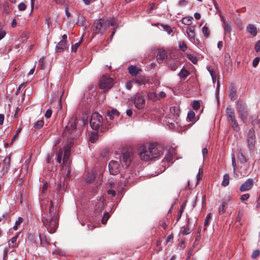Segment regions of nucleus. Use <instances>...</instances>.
I'll list each match as a JSON object with an SVG mask.
<instances>
[{
  "instance_id": "nucleus-13",
  "label": "nucleus",
  "mask_w": 260,
  "mask_h": 260,
  "mask_svg": "<svg viewBox=\"0 0 260 260\" xmlns=\"http://www.w3.org/2000/svg\"><path fill=\"white\" fill-rule=\"evenodd\" d=\"M255 132L253 128H250L247 134V141L248 143L249 146H253L255 140Z\"/></svg>"
},
{
  "instance_id": "nucleus-28",
  "label": "nucleus",
  "mask_w": 260,
  "mask_h": 260,
  "mask_svg": "<svg viewBox=\"0 0 260 260\" xmlns=\"http://www.w3.org/2000/svg\"><path fill=\"white\" fill-rule=\"evenodd\" d=\"M90 141L93 143L98 139L99 136L97 132H91L89 135Z\"/></svg>"
},
{
  "instance_id": "nucleus-33",
  "label": "nucleus",
  "mask_w": 260,
  "mask_h": 260,
  "mask_svg": "<svg viewBox=\"0 0 260 260\" xmlns=\"http://www.w3.org/2000/svg\"><path fill=\"white\" fill-rule=\"evenodd\" d=\"M196 114L192 111H189L187 114V118L189 121H192L195 119Z\"/></svg>"
},
{
  "instance_id": "nucleus-42",
  "label": "nucleus",
  "mask_w": 260,
  "mask_h": 260,
  "mask_svg": "<svg viewBox=\"0 0 260 260\" xmlns=\"http://www.w3.org/2000/svg\"><path fill=\"white\" fill-rule=\"evenodd\" d=\"M165 159L168 162H171L173 159V155L170 152H168L167 154H166Z\"/></svg>"
},
{
  "instance_id": "nucleus-61",
  "label": "nucleus",
  "mask_w": 260,
  "mask_h": 260,
  "mask_svg": "<svg viewBox=\"0 0 260 260\" xmlns=\"http://www.w3.org/2000/svg\"><path fill=\"white\" fill-rule=\"evenodd\" d=\"M203 157L204 158L208 154V149L206 148H204L202 149Z\"/></svg>"
},
{
  "instance_id": "nucleus-45",
  "label": "nucleus",
  "mask_w": 260,
  "mask_h": 260,
  "mask_svg": "<svg viewBox=\"0 0 260 260\" xmlns=\"http://www.w3.org/2000/svg\"><path fill=\"white\" fill-rule=\"evenodd\" d=\"M3 218L5 222H9L10 220V213H6L3 215Z\"/></svg>"
},
{
  "instance_id": "nucleus-30",
  "label": "nucleus",
  "mask_w": 260,
  "mask_h": 260,
  "mask_svg": "<svg viewBox=\"0 0 260 260\" xmlns=\"http://www.w3.org/2000/svg\"><path fill=\"white\" fill-rule=\"evenodd\" d=\"M18 238V236H15L11 239L10 241L8 242L9 247L13 248L15 246L16 241Z\"/></svg>"
},
{
  "instance_id": "nucleus-59",
  "label": "nucleus",
  "mask_w": 260,
  "mask_h": 260,
  "mask_svg": "<svg viewBox=\"0 0 260 260\" xmlns=\"http://www.w3.org/2000/svg\"><path fill=\"white\" fill-rule=\"evenodd\" d=\"M232 166L234 168V173H235L236 172V162L235 156L234 155L232 156Z\"/></svg>"
},
{
  "instance_id": "nucleus-39",
  "label": "nucleus",
  "mask_w": 260,
  "mask_h": 260,
  "mask_svg": "<svg viewBox=\"0 0 260 260\" xmlns=\"http://www.w3.org/2000/svg\"><path fill=\"white\" fill-rule=\"evenodd\" d=\"M110 217V215L108 212H106L104 213L103 218L102 219V223L104 224H105L109 218Z\"/></svg>"
},
{
  "instance_id": "nucleus-12",
  "label": "nucleus",
  "mask_w": 260,
  "mask_h": 260,
  "mask_svg": "<svg viewBox=\"0 0 260 260\" xmlns=\"http://www.w3.org/2000/svg\"><path fill=\"white\" fill-rule=\"evenodd\" d=\"M253 184V179L249 178L240 186L239 190L242 192L248 191L252 188Z\"/></svg>"
},
{
  "instance_id": "nucleus-58",
  "label": "nucleus",
  "mask_w": 260,
  "mask_h": 260,
  "mask_svg": "<svg viewBox=\"0 0 260 260\" xmlns=\"http://www.w3.org/2000/svg\"><path fill=\"white\" fill-rule=\"evenodd\" d=\"M187 4H188V2H187V0H180L179 2L178 5L179 6L184 7V6H185L186 5H187Z\"/></svg>"
},
{
  "instance_id": "nucleus-40",
  "label": "nucleus",
  "mask_w": 260,
  "mask_h": 260,
  "mask_svg": "<svg viewBox=\"0 0 260 260\" xmlns=\"http://www.w3.org/2000/svg\"><path fill=\"white\" fill-rule=\"evenodd\" d=\"M208 70L209 72V73L212 77L213 81L214 82V80L216 79V72L213 69H212L210 68H208Z\"/></svg>"
},
{
  "instance_id": "nucleus-31",
  "label": "nucleus",
  "mask_w": 260,
  "mask_h": 260,
  "mask_svg": "<svg viewBox=\"0 0 260 260\" xmlns=\"http://www.w3.org/2000/svg\"><path fill=\"white\" fill-rule=\"evenodd\" d=\"M238 158L240 162L242 164H244L247 162V159L244 155L241 152H239L238 153Z\"/></svg>"
},
{
  "instance_id": "nucleus-41",
  "label": "nucleus",
  "mask_w": 260,
  "mask_h": 260,
  "mask_svg": "<svg viewBox=\"0 0 260 260\" xmlns=\"http://www.w3.org/2000/svg\"><path fill=\"white\" fill-rule=\"evenodd\" d=\"M179 47L182 51H185L187 48L186 44L183 42L179 43Z\"/></svg>"
},
{
  "instance_id": "nucleus-50",
  "label": "nucleus",
  "mask_w": 260,
  "mask_h": 260,
  "mask_svg": "<svg viewBox=\"0 0 260 260\" xmlns=\"http://www.w3.org/2000/svg\"><path fill=\"white\" fill-rule=\"evenodd\" d=\"M80 42H79L78 43H75L74 45H72L71 48L72 51L76 52L77 51L78 48L80 46Z\"/></svg>"
},
{
  "instance_id": "nucleus-10",
  "label": "nucleus",
  "mask_w": 260,
  "mask_h": 260,
  "mask_svg": "<svg viewBox=\"0 0 260 260\" xmlns=\"http://www.w3.org/2000/svg\"><path fill=\"white\" fill-rule=\"evenodd\" d=\"M148 147L141 146L139 149V155L141 159L144 161L151 160L150 153Z\"/></svg>"
},
{
  "instance_id": "nucleus-63",
  "label": "nucleus",
  "mask_w": 260,
  "mask_h": 260,
  "mask_svg": "<svg viewBox=\"0 0 260 260\" xmlns=\"http://www.w3.org/2000/svg\"><path fill=\"white\" fill-rule=\"evenodd\" d=\"M48 183L47 182H45V183H44L43 184V187H42V193H44L46 191V190H47V188H48Z\"/></svg>"
},
{
  "instance_id": "nucleus-46",
  "label": "nucleus",
  "mask_w": 260,
  "mask_h": 260,
  "mask_svg": "<svg viewBox=\"0 0 260 260\" xmlns=\"http://www.w3.org/2000/svg\"><path fill=\"white\" fill-rule=\"evenodd\" d=\"M177 68H178L177 63L174 61L170 63L169 64V68L172 71H176V69H177Z\"/></svg>"
},
{
  "instance_id": "nucleus-32",
  "label": "nucleus",
  "mask_w": 260,
  "mask_h": 260,
  "mask_svg": "<svg viewBox=\"0 0 260 260\" xmlns=\"http://www.w3.org/2000/svg\"><path fill=\"white\" fill-rule=\"evenodd\" d=\"M211 213H209L207 215L205 220L204 228V231L206 230L207 227L209 224V221L211 220Z\"/></svg>"
},
{
  "instance_id": "nucleus-16",
  "label": "nucleus",
  "mask_w": 260,
  "mask_h": 260,
  "mask_svg": "<svg viewBox=\"0 0 260 260\" xmlns=\"http://www.w3.org/2000/svg\"><path fill=\"white\" fill-rule=\"evenodd\" d=\"M186 34L190 39L193 40L194 43H198L199 42V40L195 39V32L193 27L187 28L186 29Z\"/></svg>"
},
{
  "instance_id": "nucleus-26",
  "label": "nucleus",
  "mask_w": 260,
  "mask_h": 260,
  "mask_svg": "<svg viewBox=\"0 0 260 260\" xmlns=\"http://www.w3.org/2000/svg\"><path fill=\"white\" fill-rule=\"evenodd\" d=\"M228 205V200H223L222 201V205L219 208L218 212L219 214L224 213L226 210V206Z\"/></svg>"
},
{
  "instance_id": "nucleus-53",
  "label": "nucleus",
  "mask_w": 260,
  "mask_h": 260,
  "mask_svg": "<svg viewBox=\"0 0 260 260\" xmlns=\"http://www.w3.org/2000/svg\"><path fill=\"white\" fill-rule=\"evenodd\" d=\"M260 252L258 250H255L253 251L251 254V257L252 258H255L259 255Z\"/></svg>"
},
{
  "instance_id": "nucleus-6",
  "label": "nucleus",
  "mask_w": 260,
  "mask_h": 260,
  "mask_svg": "<svg viewBox=\"0 0 260 260\" xmlns=\"http://www.w3.org/2000/svg\"><path fill=\"white\" fill-rule=\"evenodd\" d=\"M132 101L137 109H142L145 105V95L142 93H137L134 95Z\"/></svg>"
},
{
  "instance_id": "nucleus-49",
  "label": "nucleus",
  "mask_w": 260,
  "mask_h": 260,
  "mask_svg": "<svg viewBox=\"0 0 260 260\" xmlns=\"http://www.w3.org/2000/svg\"><path fill=\"white\" fill-rule=\"evenodd\" d=\"M181 231V233L183 235H187L190 233V230L189 228L183 227Z\"/></svg>"
},
{
  "instance_id": "nucleus-22",
  "label": "nucleus",
  "mask_w": 260,
  "mask_h": 260,
  "mask_svg": "<svg viewBox=\"0 0 260 260\" xmlns=\"http://www.w3.org/2000/svg\"><path fill=\"white\" fill-rule=\"evenodd\" d=\"M247 31L251 35L255 36L257 34V28L254 24H249L246 27Z\"/></svg>"
},
{
  "instance_id": "nucleus-36",
  "label": "nucleus",
  "mask_w": 260,
  "mask_h": 260,
  "mask_svg": "<svg viewBox=\"0 0 260 260\" xmlns=\"http://www.w3.org/2000/svg\"><path fill=\"white\" fill-rule=\"evenodd\" d=\"M44 121L42 120L37 121L34 124V127L35 129H40L44 125Z\"/></svg>"
},
{
  "instance_id": "nucleus-24",
  "label": "nucleus",
  "mask_w": 260,
  "mask_h": 260,
  "mask_svg": "<svg viewBox=\"0 0 260 260\" xmlns=\"http://www.w3.org/2000/svg\"><path fill=\"white\" fill-rule=\"evenodd\" d=\"M193 17L191 16L185 17L181 19V22L183 24L186 25H190L192 23Z\"/></svg>"
},
{
  "instance_id": "nucleus-34",
  "label": "nucleus",
  "mask_w": 260,
  "mask_h": 260,
  "mask_svg": "<svg viewBox=\"0 0 260 260\" xmlns=\"http://www.w3.org/2000/svg\"><path fill=\"white\" fill-rule=\"evenodd\" d=\"M192 109L194 110H198L200 108V102L199 101H193L191 104Z\"/></svg>"
},
{
  "instance_id": "nucleus-8",
  "label": "nucleus",
  "mask_w": 260,
  "mask_h": 260,
  "mask_svg": "<svg viewBox=\"0 0 260 260\" xmlns=\"http://www.w3.org/2000/svg\"><path fill=\"white\" fill-rule=\"evenodd\" d=\"M113 85V80L112 78L103 76L100 79L99 86L101 89L108 90Z\"/></svg>"
},
{
  "instance_id": "nucleus-37",
  "label": "nucleus",
  "mask_w": 260,
  "mask_h": 260,
  "mask_svg": "<svg viewBox=\"0 0 260 260\" xmlns=\"http://www.w3.org/2000/svg\"><path fill=\"white\" fill-rule=\"evenodd\" d=\"M23 218L19 217L18 218V220L16 221L15 225L13 226L14 230L16 231L18 229V226L23 222Z\"/></svg>"
},
{
  "instance_id": "nucleus-11",
  "label": "nucleus",
  "mask_w": 260,
  "mask_h": 260,
  "mask_svg": "<svg viewBox=\"0 0 260 260\" xmlns=\"http://www.w3.org/2000/svg\"><path fill=\"white\" fill-rule=\"evenodd\" d=\"M109 172L112 175H116L120 171V165L118 161L111 160L109 164Z\"/></svg>"
},
{
  "instance_id": "nucleus-23",
  "label": "nucleus",
  "mask_w": 260,
  "mask_h": 260,
  "mask_svg": "<svg viewBox=\"0 0 260 260\" xmlns=\"http://www.w3.org/2000/svg\"><path fill=\"white\" fill-rule=\"evenodd\" d=\"M189 75V72L185 68H183L181 70L180 73L178 74V76L180 78L184 80Z\"/></svg>"
},
{
  "instance_id": "nucleus-4",
  "label": "nucleus",
  "mask_w": 260,
  "mask_h": 260,
  "mask_svg": "<svg viewBox=\"0 0 260 260\" xmlns=\"http://www.w3.org/2000/svg\"><path fill=\"white\" fill-rule=\"evenodd\" d=\"M89 123L90 126L94 130H98L101 128V131H102V129L105 128L103 125V117L97 112H94L92 114Z\"/></svg>"
},
{
  "instance_id": "nucleus-15",
  "label": "nucleus",
  "mask_w": 260,
  "mask_h": 260,
  "mask_svg": "<svg viewBox=\"0 0 260 260\" xmlns=\"http://www.w3.org/2000/svg\"><path fill=\"white\" fill-rule=\"evenodd\" d=\"M10 161L11 159L10 156L7 157L4 159L2 170L3 174H5L9 170L10 167Z\"/></svg>"
},
{
  "instance_id": "nucleus-21",
  "label": "nucleus",
  "mask_w": 260,
  "mask_h": 260,
  "mask_svg": "<svg viewBox=\"0 0 260 260\" xmlns=\"http://www.w3.org/2000/svg\"><path fill=\"white\" fill-rule=\"evenodd\" d=\"M128 70L129 73L134 76H136L142 71V69L133 66L129 67Z\"/></svg>"
},
{
  "instance_id": "nucleus-57",
  "label": "nucleus",
  "mask_w": 260,
  "mask_h": 260,
  "mask_svg": "<svg viewBox=\"0 0 260 260\" xmlns=\"http://www.w3.org/2000/svg\"><path fill=\"white\" fill-rule=\"evenodd\" d=\"M254 49L256 52H260V40L257 41L254 46Z\"/></svg>"
},
{
  "instance_id": "nucleus-20",
  "label": "nucleus",
  "mask_w": 260,
  "mask_h": 260,
  "mask_svg": "<svg viewBox=\"0 0 260 260\" xmlns=\"http://www.w3.org/2000/svg\"><path fill=\"white\" fill-rule=\"evenodd\" d=\"M228 121L229 122L230 125L234 131H236V132H238L240 130V127L238 124L236 118Z\"/></svg>"
},
{
  "instance_id": "nucleus-64",
  "label": "nucleus",
  "mask_w": 260,
  "mask_h": 260,
  "mask_svg": "<svg viewBox=\"0 0 260 260\" xmlns=\"http://www.w3.org/2000/svg\"><path fill=\"white\" fill-rule=\"evenodd\" d=\"M260 207V191L259 193L258 197L256 201V208H258Z\"/></svg>"
},
{
  "instance_id": "nucleus-43",
  "label": "nucleus",
  "mask_w": 260,
  "mask_h": 260,
  "mask_svg": "<svg viewBox=\"0 0 260 260\" xmlns=\"http://www.w3.org/2000/svg\"><path fill=\"white\" fill-rule=\"evenodd\" d=\"M161 26L164 28V30H166L168 34H171L173 32V30L169 25L161 24Z\"/></svg>"
},
{
  "instance_id": "nucleus-52",
  "label": "nucleus",
  "mask_w": 260,
  "mask_h": 260,
  "mask_svg": "<svg viewBox=\"0 0 260 260\" xmlns=\"http://www.w3.org/2000/svg\"><path fill=\"white\" fill-rule=\"evenodd\" d=\"M250 197V194L249 193H245L242 194L240 197V200L242 202H244L245 201L248 200Z\"/></svg>"
},
{
  "instance_id": "nucleus-54",
  "label": "nucleus",
  "mask_w": 260,
  "mask_h": 260,
  "mask_svg": "<svg viewBox=\"0 0 260 260\" xmlns=\"http://www.w3.org/2000/svg\"><path fill=\"white\" fill-rule=\"evenodd\" d=\"M18 9L20 11H24L26 9V6L24 3H21L18 5Z\"/></svg>"
},
{
  "instance_id": "nucleus-38",
  "label": "nucleus",
  "mask_w": 260,
  "mask_h": 260,
  "mask_svg": "<svg viewBox=\"0 0 260 260\" xmlns=\"http://www.w3.org/2000/svg\"><path fill=\"white\" fill-rule=\"evenodd\" d=\"M202 32H203V34L204 37H205L206 38L209 36L210 33V31L209 28L205 25L204 26H203L202 28Z\"/></svg>"
},
{
  "instance_id": "nucleus-1",
  "label": "nucleus",
  "mask_w": 260,
  "mask_h": 260,
  "mask_svg": "<svg viewBox=\"0 0 260 260\" xmlns=\"http://www.w3.org/2000/svg\"><path fill=\"white\" fill-rule=\"evenodd\" d=\"M59 217L57 211L54 207L52 201L49 203L48 209L45 207L44 209V215L42 217L43 225L46 227L47 231L50 234L56 232L58 226Z\"/></svg>"
},
{
  "instance_id": "nucleus-27",
  "label": "nucleus",
  "mask_w": 260,
  "mask_h": 260,
  "mask_svg": "<svg viewBox=\"0 0 260 260\" xmlns=\"http://www.w3.org/2000/svg\"><path fill=\"white\" fill-rule=\"evenodd\" d=\"M223 28L225 35H227L231 34L232 27L230 22H225V24H223Z\"/></svg>"
},
{
  "instance_id": "nucleus-56",
  "label": "nucleus",
  "mask_w": 260,
  "mask_h": 260,
  "mask_svg": "<svg viewBox=\"0 0 260 260\" xmlns=\"http://www.w3.org/2000/svg\"><path fill=\"white\" fill-rule=\"evenodd\" d=\"M52 111L51 109H48L46 111L45 114V117L47 118H50L52 115Z\"/></svg>"
},
{
  "instance_id": "nucleus-60",
  "label": "nucleus",
  "mask_w": 260,
  "mask_h": 260,
  "mask_svg": "<svg viewBox=\"0 0 260 260\" xmlns=\"http://www.w3.org/2000/svg\"><path fill=\"white\" fill-rule=\"evenodd\" d=\"M6 36V32L5 30L3 29V28H0V40L5 37Z\"/></svg>"
},
{
  "instance_id": "nucleus-35",
  "label": "nucleus",
  "mask_w": 260,
  "mask_h": 260,
  "mask_svg": "<svg viewBox=\"0 0 260 260\" xmlns=\"http://www.w3.org/2000/svg\"><path fill=\"white\" fill-rule=\"evenodd\" d=\"M69 154L70 151L68 149H66L64 151V155L62 159L63 164L67 162L69 159Z\"/></svg>"
},
{
  "instance_id": "nucleus-25",
  "label": "nucleus",
  "mask_w": 260,
  "mask_h": 260,
  "mask_svg": "<svg viewBox=\"0 0 260 260\" xmlns=\"http://www.w3.org/2000/svg\"><path fill=\"white\" fill-rule=\"evenodd\" d=\"M134 82L139 85H145L147 81L144 77H139L136 79Z\"/></svg>"
},
{
  "instance_id": "nucleus-18",
  "label": "nucleus",
  "mask_w": 260,
  "mask_h": 260,
  "mask_svg": "<svg viewBox=\"0 0 260 260\" xmlns=\"http://www.w3.org/2000/svg\"><path fill=\"white\" fill-rule=\"evenodd\" d=\"M156 58L158 62H163L164 60H166L167 58V53L165 50H159L157 52Z\"/></svg>"
},
{
  "instance_id": "nucleus-14",
  "label": "nucleus",
  "mask_w": 260,
  "mask_h": 260,
  "mask_svg": "<svg viewBox=\"0 0 260 260\" xmlns=\"http://www.w3.org/2000/svg\"><path fill=\"white\" fill-rule=\"evenodd\" d=\"M225 116L227 118V120L229 121L236 118L235 110L231 106H228L225 109Z\"/></svg>"
},
{
  "instance_id": "nucleus-62",
  "label": "nucleus",
  "mask_w": 260,
  "mask_h": 260,
  "mask_svg": "<svg viewBox=\"0 0 260 260\" xmlns=\"http://www.w3.org/2000/svg\"><path fill=\"white\" fill-rule=\"evenodd\" d=\"M242 216H243L242 212H241L240 211H239L238 214V216H237V218H236L237 221L240 222L241 219V218H242Z\"/></svg>"
},
{
  "instance_id": "nucleus-55",
  "label": "nucleus",
  "mask_w": 260,
  "mask_h": 260,
  "mask_svg": "<svg viewBox=\"0 0 260 260\" xmlns=\"http://www.w3.org/2000/svg\"><path fill=\"white\" fill-rule=\"evenodd\" d=\"M183 209H184V207L183 206H182L181 208L179 210L178 213L177 221H178L180 219V218L182 216V214L183 212Z\"/></svg>"
},
{
  "instance_id": "nucleus-5",
  "label": "nucleus",
  "mask_w": 260,
  "mask_h": 260,
  "mask_svg": "<svg viewBox=\"0 0 260 260\" xmlns=\"http://www.w3.org/2000/svg\"><path fill=\"white\" fill-rule=\"evenodd\" d=\"M236 110L239 118L243 123L247 121L249 114L246 105L242 101H238L237 103Z\"/></svg>"
},
{
  "instance_id": "nucleus-3",
  "label": "nucleus",
  "mask_w": 260,
  "mask_h": 260,
  "mask_svg": "<svg viewBox=\"0 0 260 260\" xmlns=\"http://www.w3.org/2000/svg\"><path fill=\"white\" fill-rule=\"evenodd\" d=\"M116 24V23L114 20L101 18L95 24L93 33L94 34H103L110 26H114Z\"/></svg>"
},
{
  "instance_id": "nucleus-51",
  "label": "nucleus",
  "mask_w": 260,
  "mask_h": 260,
  "mask_svg": "<svg viewBox=\"0 0 260 260\" xmlns=\"http://www.w3.org/2000/svg\"><path fill=\"white\" fill-rule=\"evenodd\" d=\"M260 60V58L258 57H256L254 58L253 61H252V66L254 68H256L257 66L258 65L259 62Z\"/></svg>"
},
{
  "instance_id": "nucleus-2",
  "label": "nucleus",
  "mask_w": 260,
  "mask_h": 260,
  "mask_svg": "<svg viewBox=\"0 0 260 260\" xmlns=\"http://www.w3.org/2000/svg\"><path fill=\"white\" fill-rule=\"evenodd\" d=\"M85 125L84 119H78L76 114L70 119L62 133V137L69 140H73L78 136L77 129Z\"/></svg>"
},
{
  "instance_id": "nucleus-19",
  "label": "nucleus",
  "mask_w": 260,
  "mask_h": 260,
  "mask_svg": "<svg viewBox=\"0 0 260 260\" xmlns=\"http://www.w3.org/2000/svg\"><path fill=\"white\" fill-rule=\"evenodd\" d=\"M229 97L232 101H235L237 99V89L233 85L230 86Z\"/></svg>"
},
{
  "instance_id": "nucleus-17",
  "label": "nucleus",
  "mask_w": 260,
  "mask_h": 260,
  "mask_svg": "<svg viewBox=\"0 0 260 260\" xmlns=\"http://www.w3.org/2000/svg\"><path fill=\"white\" fill-rule=\"evenodd\" d=\"M67 43L66 41H60L56 45L55 47V51L56 52H63L67 48Z\"/></svg>"
},
{
  "instance_id": "nucleus-44",
  "label": "nucleus",
  "mask_w": 260,
  "mask_h": 260,
  "mask_svg": "<svg viewBox=\"0 0 260 260\" xmlns=\"http://www.w3.org/2000/svg\"><path fill=\"white\" fill-rule=\"evenodd\" d=\"M94 179V175L92 173L88 174L87 177L86 178L87 182H91Z\"/></svg>"
},
{
  "instance_id": "nucleus-29",
  "label": "nucleus",
  "mask_w": 260,
  "mask_h": 260,
  "mask_svg": "<svg viewBox=\"0 0 260 260\" xmlns=\"http://www.w3.org/2000/svg\"><path fill=\"white\" fill-rule=\"evenodd\" d=\"M230 182V176L229 175L226 174L224 175L223 178V181L222 182V185L225 187L227 186L229 184Z\"/></svg>"
},
{
  "instance_id": "nucleus-9",
  "label": "nucleus",
  "mask_w": 260,
  "mask_h": 260,
  "mask_svg": "<svg viewBox=\"0 0 260 260\" xmlns=\"http://www.w3.org/2000/svg\"><path fill=\"white\" fill-rule=\"evenodd\" d=\"M150 151L151 160L159 157L162 154V150L160 147H157L155 144H150L148 146Z\"/></svg>"
},
{
  "instance_id": "nucleus-7",
  "label": "nucleus",
  "mask_w": 260,
  "mask_h": 260,
  "mask_svg": "<svg viewBox=\"0 0 260 260\" xmlns=\"http://www.w3.org/2000/svg\"><path fill=\"white\" fill-rule=\"evenodd\" d=\"M133 158V153L131 151L127 150L123 152L120 158L122 167L124 168H127L131 164Z\"/></svg>"
},
{
  "instance_id": "nucleus-47",
  "label": "nucleus",
  "mask_w": 260,
  "mask_h": 260,
  "mask_svg": "<svg viewBox=\"0 0 260 260\" xmlns=\"http://www.w3.org/2000/svg\"><path fill=\"white\" fill-rule=\"evenodd\" d=\"M62 155V151L61 150H59V151L56 154V155H57L56 160L58 163L61 162Z\"/></svg>"
},
{
  "instance_id": "nucleus-48",
  "label": "nucleus",
  "mask_w": 260,
  "mask_h": 260,
  "mask_svg": "<svg viewBox=\"0 0 260 260\" xmlns=\"http://www.w3.org/2000/svg\"><path fill=\"white\" fill-rule=\"evenodd\" d=\"M188 58L193 63L195 64L197 63L198 59H197V57L193 56L191 54H188L187 55Z\"/></svg>"
}]
</instances>
